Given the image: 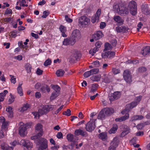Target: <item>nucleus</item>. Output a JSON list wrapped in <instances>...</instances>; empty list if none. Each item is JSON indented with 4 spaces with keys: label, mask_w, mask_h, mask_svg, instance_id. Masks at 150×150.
I'll return each instance as SVG.
<instances>
[{
    "label": "nucleus",
    "mask_w": 150,
    "mask_h": 150,
    "mask_svg": "<svg viewBox=\"0 0 150 150\" xmlns=\"http://www.w3.org/2000/svg\"><path fill=\"white\" fill-rule=\"evenodd\" d=\"M42 109H40L38 112H34L32 113L35 116V117L36 118L37 117H38L40 116L41 115L46 114L48 113L50 111L52 110L54 108V105H42Z\"/></svg>",
    "instance_id": "f257e3e1"
},
{
    "label": "nucleus",
    "mask_w": 150,
    "mask_h": 150,
    "mask_svg": "<svg viewBox=\"0 0 150 150\" xmlns=\"http://www.w3.org/2000/svg\"><path fill=\"white\" fill-rule=\"evenodd\" d=\"M20 126L19 129V133L21 136H24L27 134V129L30 127L31 124L27 123L24 125L23 122H20Z\"/></svg>",
    "instance_id": "f03ea898"
},
{
    "label": "nucleus",
    "mask_w": 150,
    "mask_h": 150,
    "mask_svg": "<svg viewBox=\"0 0 150 150\" xmlns=\"http://www.w3.org/2000/svg\"><path fill=\"white\" fill-rule=\"evenodd\" d=\"M141 99L142 96H139L137 97L134 101L126 105V108L125 109L128 110L129 111V110L132 109L137 105L141 101Z\"/></svg>",
    "instance_id": "7ed1b4c3"
},
{
    "label": "nucleus",
    "mask_w": 150,
    "mask_h": 150,
    "mask_svg": "<svg viewBox=\"0 0 150 150\" xmlns=\"http://www.w3.org/2000/svg\"><path fill=\"white\" fill-rule=\"evenodd\" d=\"M128 7L131 14L133 15H135L137 13V6L136 2L133 1H130Z\"/></svg>",
    "instance_id": "20e7f679"
},
{
    "label": "nucleus",
    "mask_w": 150,
    "mask_h": 150,
    "mask_svg": "<svg viewBox=\"0 0 150 150\" xmlns=\"http://www.w3.org/2000/svg\"><path fill=\"white\" fill-rule=\"evenodd\" d=\"M122 115L124 116L121 117L119 118L115 119V121L116 122H122L125 121L128 119L129 117V111L126 109L122 110L121 112Z\"/></svg>",
    "instance_id": "39448f33"
},
{
    "label": "nucleus",
    "mask_w": 150,
    "mask_h": 150,
    "mask_svg": "<svg viewBox=\"0 0 150 150\" xmlns=\"http://www.w3.org/2000/svg\"><path fill=\"white\" fill-rule=\"evenodd\" d=\"M123 77L126 82L128 83H130L132 81V76L129 71L126 70L125 71L123 74Z\"/></svg>",
    "instance_id": "423d86ee"
},
{
    "label": "nucleus",
    "mask_w": 150,
    "mask_h": 150,
    "mask_svg": "<svg viewBox=\"0 0 150 150\" xmlns=\"http://www.w3.org/2000/svg\"><path fill=\"white\" fill-rule=\"evenodd\" d=\"M121 129L122 132L120 137H124L130 132V129L129 127L126 125H122L121 127Z\"/></svg>",
    "instance_id": "0eeeda50"
},
{
    "label": "nucleus",
    "mask_w": 150,
    "mask_h": 150,
    "mask_svg": "<svg viewBox=\"0 0 150 150\" xmlns=\"http://www.w3.org/2000/svg\"><path fill=\"white\" fill-rule=\"evenodd\" d=\"M28 3L25 0H18L16 3V6L15 8L16 9L20 10L21 9V6L27 7Z\"/></svg>",
    "instance_id": "6e6552de"
},
{
    "label": "nucleus",
    "mask_w": 150,
    "mask_h": 150,
    "mask_svg": "<svg viewBox=\"0 0 150 150\" xmlns=\"http://www.w3.org/2000/svg\"><path fill=\"white\" fill-rule=\"evenodd\" d=\"M96 127L95 121L92 120H91L86 125V128L87 131L88 132H91L94 130Z\"/></svg>",
    "instance_id": "1a4fd4ad"
},
{
    "label": "nucleus",
    "mask_w": 150,
    "mask_h": 150,
    "mask_svg": "<svg viewBox=\"0 0 150 150\" xmlns=\"http://www.w3.org/2000/svg\"><path fill=\"white\" fill-rule=\"evenodd\" d=\"M40 139L41 140V142L37 144L38 145L40 144L38 150H45L47 147V141L46 139L42 138H41Z\"/></svg>",
    "instance_id": "9d476101"
},
{
    "label": "nucleus",
    "mask_w": 150,
    "mask_h": 150,
    "mask_svg": "<svg viewBox=\"0 0 150 150\" xmlns=\"http://www.w3.org/2000/svg\"><path fill=\"white\" fill-rule=\"evenodd\" d=\"M0 122L2 123L1 129L3 130H6L9 125V122L8 121H6L5 118L3 117H0Z\"/></svg>",
    "instance_id": "9b49d317"
},
{
    "label": "nucleus",
    "mask_w": 150,
    "mask_h": 150,
    "mask_svg": "<svg viewBox=\"0 0 150 150\" xmlns=\"http://www.w3.org/2000/svg\"><path fill=\"white\" fill-rule=\"evenodd\" d=\"M76 42V40L72 38H67L64 39L63 41V45H74Z\"/></svg>",
    "instance_id": "f8f14e48"
},
{
    "label": "nucleus",
    "mask_w": 150,
    "mask_h": 150,
    "mask_svg": "<svg viewBox=\"0 0 150 150\" xmlns=\"http://www.w3.org/2000/svg\"><path fill=\"white\" fill-rule=\"evenodd\" d=\"M101 13V9H98L95 15H93L92 17L91 21L92 23H94L96 22H98L99 20V16Z\"/></svg>",
    "instance_id": "ddd939ff"
},
{
    "label": "nucleus",
    "mask_w": 150,
    "mask_h": 150,
    "mask_svg": "<svg viewBox=\"0 0 150 150\" xmlns=\"http://www.w3.org/2000/svg\"><path fill=\"white\" fill-rule=\"evenodd\" d=\"M90 19L85 16L81 17L79 19V23L82 25H86L90 22Z\"/></svg>",
    "instance_id": "4468645a"
},
{
    "label": "nucleus",
    "mask_w": 150,
    "mask_h": 150,
    "mask_svg": "<svg viewBox=\"0 0 150 150\" xmlns=\"http://www.w3.org/2000/svg\"><path fill=\"white\" fill-rule=\"evenodd\" d=\"M21 142L27 150H31L33 147L32 143L30 142L28 140L25 141L24 140H22L21 141Z\"/></svg>",
    "instance_id": "2eb2a0df"
},
{
    "label": "nucleus",
    "mask_w": 150,
    "mask_h": 150,
    "mask_svg": "<svg viewBox=\"0 0 150 150\" xmlns=\"http://www.w3.org/2000/svg\"><path fill=\"white\" fill-rule=\"evenodd\" d=\"M117 11L119 14L123 16L128 14L129 12L128 10L125 8L124 7H121V9L120 8H117Z\"/></svg>",
    "instance_id": "dca6fc26"
},
{
    "label": "nucleus",
    "mask_w": 150,
    "mask_h": 150,
    "mask_svg": "<svg viewBox=\"0 0 150 150\" xmlns=\"http://www.w3.org/2000/svg\"><path fill=\"white\" fill-rule=\"evenodd\" d=\"M103 36V35L102 33L100 31H98L93 35V37L95 40H96L100 39Z\"/></svg>",
    "instance_id": "f3484780"
},
{
    "label": "nucleus",
    "mask_w": 150,
    "mask_h": 150,
    "mask_svg": "<svg viewBox=\"0 0 150 150\" xmlns=\"http://www.w3.org/2000/svg\"><path fill=\"white\" fill-rule=\"evenodd\" d=\"M106 115H108L114 112V109L112 108H105L103 110Z\"/></svg>",
    "instance_id": "a211bd4d"
},
{
    "label": "nucleus",
    "mask_w": 150,
    "mask_h": 150,
    "mask_svg": "<svg viewBox=\"0 0 150 150\" xmlns=\"http://www.w3.org/2000/svg\"><path fill=\"white\" fill-rule=\"evenodd\" d=\"M142 53L143 56H146L150 54V47L146 46L144 48L142 51Z\"/></svg>",
    "instance_id": "6ab92c4d"
},
{
    "label": "nucleus",
    "mask_w": 150,
    "mask_h": 150,
    "mask_svg": "<svg viewBox=\"0 0 150 150\" xmlns=\"http://www.w3.org/2000/svg\"><path fill=\"white\" fill-rule=\"evenodd\" d=\"M114 19L118 25H121L123 24V20L119 16H115Z\"/></svg>",
    "instance_id": "aec40b11"
},
{
    "label": "nucleus",
    "mask_w": 150,
    "mask_h": 150,
    "mask_svg": "<svg viewBox=\"0 0 150 150\" xmlns=\"http://www.w3.org/2000/svg\"><path fill=\"white\" fill-rule=\"evenodd\" d=\"M1 148L4 150H13V148L12 146H10L6 143H3L1 144Z\"/></svg>",
    "instance_id": "412c9836"
},
{
    "label": "nucleus",
    "mask_w": 150,
    "mask_h": 150,
    "mask_svg": "<svg viewBox=\"0 0 150 150\" xmlns=\"http://www.w3.org/2000/svg\"><path fill=\"white\" fill-rule=\"evenodd\" d=\"M72 36L77 38H79L81 37V33L79 30L76 29L74 30L72 33Z\"/></svg>",
    "instance_id": "4be33fe9"
},
{
    "label": "nucleus",
    "mask_w": 150,
    "mask_h": 150,
    "mask_svg": "<svg viewBox=\"0 0 150 150\" xmlns=\"http://www.w3.org/2000/svg\"><path fill=\"white\" fill-rule=\"evenodd\" d=\"M117 31L118 32L125 33L128 30V28L124 26L121 27L117 26L116 28Z\"/></svg>",
    "instance_id": "5701e85b"
},
{
    "label": "nucleus",
    "mask_w": 150,
    "mask_h": 150,
    "mask_svg": "<svg viewBox=\"0 0 150 150\" xmlns=\"http://www.w3.org/2000/svg\"><path fill=\"white\" fill-rule=\"evenodd\" d=\"M30 108V104L28 103H26L24 104L23 107L21 108L20 111L23 112Z\"/></svg>",
    "instance_id": "b1692460"
},
{
    "label": "nucleus",
    "mask_w": 150,
    "mask_h": 150,
    "mask_svg": "<svg viewBox=\"0 0 150 150\" xmlns=\"http://www.w3.org/2000/svg\"><path fill=\"white\" fill-rule=\"evenodd\" d=\"M99 138L103 141L106 140L108 138L106 132H104L100 133L98 135Z\"/></svg>",
    "instance_id": "393cba45"
},
{
    "label": "nucleus",
    "mask_w": 150,
    "mask_h": 150,
    "mask_svg": "<svg viewBox=\"0 0 150 150\" xmlns=\"http://www.w3.org/2000/svg\"><path fill=\"white\" fill-rule=\"evenodd\" d=\"M22 84V82L21 83H19L17 88V93L20 96H22L23 95V90L21 87Z\"/></svg>",
    "instance_id": "a878e982"
},
{
    "label": "nucleus",
    "mask_w": 150,
    "mask_h": 150,
    "mask_svg": "<svg viewBox=\"0 0 150 150\" xmlns=\"http://www.w3.org/2000/svg\"><path fill=\"white\" fill-rule=\"evenodd\" d=\"M119 142L118 137H115L113 139L112 141L111 142V144L117 147L118 145Z\"/></svg>",
    "instance_id": "bb28decb"
},
{
    "label": "nucleus",
    "mask_w": 150,
    "mask_h": 150,
    "mask_svg": "<svg viewBox=\"0 0 150 150\" xmlns=\"http://www.w3.org/2000/svg\"><path fill=\"white\" fill-rule=\"evenodd\" d=\"M41 91L43 93L49 92L50 91L49 87L47 85H44L40 88Z\"/></svg>",
    "instance_id": "cd10ccee"
},
{
    "label": "nucleus",
    "mask_w": 150,
    "mask_h": 150,
    "mask_svg": "<svg viewBox=\"0 0 150 150\" xmlns=\"http://www.w3.org/2000/svg\"><path fill=\"white\" fill-rule=\"evenodd\" d=\"M117 125L116 124H114L112 127L109 130V132L110 134L115 133L117 131Z\"/></svg>",
    "instance_id": "c85d7f7f"
},
{
    "label": "nucleus",
    "mask_w": 150,
    "mask_h": 150,
    "mask_svg": "<svg viewBox=\"0 0 150 150\" xmlns=\"http://www.w3.org/2000/svg\"><path fill=\"white\" fill-rule=\"evenodd\" d=\"M75 136L72 134H69L67 135V139L69 141L75 142L76 140L74 139Z\"/></svg>",
    "instance_id": "c756f323"
},
{
    "label": "nucleus",
    "mask_w": 150,
    "mask_h": 150,
    "mask_svg": "<svg viewBox=\"0 0 150 150\" xmlns=\"http://www.w3.org/2000/svg\"><path fill=\"white\" fill-rule=\"evenodd\" d=\"M52 88L54 90L55 92L60 93V87L57 85L52 84L51 85Z\"/></svg>",
    "instance_id": "7c9ffc66"
},
{
    "label": "nucleus",
    "mask_w": 150,
    "mask_h": 150,
    "mask_svg": "<svg viewBox=\"0 0 150 150\" xmlns=\"http://www.w3.org/2000/svg\"><path fill=\"white\" fill-rule=\"evenodd\" d=\"M12 110V107L10 106H8L6 109V111L8 112V117H13V113Z\"/></svg>",
    "instance_id": "2f4dec72"
},
{
    "label": "nucleus",
    "mask_w": 150,
    "mask_h": 150,
    "mask_svg": "<svg viewBox=\"0 0 150 150\" xmlns=\"http://www.w3.org/2000/svg\"><path fill=\"white\" fill-rule=\"evenodd\" d=\"M35 130L39 132H42L43 133V129H42V126L40 123L38 124L35 127Z\"/></svg>",
    "instance_id": "473e14b6"
},
{
    "label": "nucleus",
    "mask_w": 150,
    "mask_h": 150,
    "mask_svg": "<svg viewBox=\"0 0 150 150\" xmlns=\"http://www.w3.org/2000/svg\"><path fill=\"white\" fill-rule=\"evenodd\" d=\"M91 79L94 81H98L100 80L101 79V75H94L92 76Z\"/></svg>",
    "instance_id": "72a5a7b5"
},
{
    "label": "nucleus",
    "mask_w": 150,
    "mask_h": 150,
    "mask_svg": "<svg viewBox=\"0 0 150 150\" xmlns=\"http://www.w3.org/2000/svg\"><path fill=\"white\" fill-rule=\"evenodd\" d=\"M77 136L80 135L83 136L84 135V132L81 129H76L74 133Z\"/></svg>",
    "instance_id": "f704fd0d"
},
{
    "label": "nucleus",
    "mask_w": 150,
    "mask_h": 150,
    "mask_svg": "<svg viewBox=\"0 0 150 150\" xmlns=\"http://www.w3.org/2000/svg\"><path fill=\"white\" fill-rule=\"evenodd\" d=\"M42 134V132H39L37 134L31 137V139L32 140H37L40 138Z\"/></svg>",
    "instance_id": "c9c22d12"
},
{
    "label": "nucleus",
    "mask_w": 150,
    "mask_h": 150,
    "mask_svg": "<svg viewBox=\"0 0 150 150\" xmlns=\"http://www.w3.org/2000/svg\"><path fill=\"white\" fill-rule=\"evenodd\" d=\"M105 115H105V112L103 111V110H102L100 111L98 114V119L103 120L104 118Z\"/></svg>",
    "instance_id": "e433bc0d"
},
{
    "label": "nucleus",
    "mask_w": 150,
    "mask_h": 150,
    "mask_svg": "<svg viewBox=\"0 0 150 150\" xmlns=\"http://www.w3.org/2000/svg\"><path fill=\"white\" fill-rule=\"evenodd\" d=\"M60 93H56L55 92H53L52 93L50 97V99L51 100H53L55 99L58 96Z\"/></svg>",
    "instance_id": "4c0bfd02"
},
{
    "label": "nucleus",
    "mask_w": 150,
    "mask_h": 150,
    "mask_svg": "<svg viewBox=\"0 0 150 150\" xmlns=\"http://www.w3.org/2000/svg\"><path fill=\"white\" fill-rule=\"evenodd\" d=\"M64 70L59 69L56 72V74L57 76H62L64 75Z\"/></svg>",
    "instance_id": "58836bf2"
},
{
    "label": "nucleus",
    "mask_w": 150,
    "mask_h": 150,
    "mask_svg": "<svg viewBox=\"0 0 150 150\" xmlns=\"http://www.w3.org/2000/svg\"><path fill=\"white\" fill-rule=\"evenodd\" d=\"M25 69L27 71V72L28 73L30 72L31 71L32 68L30 64L27 63L25 64Z\"/></svg>",
    "instance_id": "ea45409f"
},
{
    "label": "nucleus",
    "mask_w": 150,
    "mask_h": 150,
    "mask_svg": "<svg viewBox=\"0 0 150 150\" xmlns=\"http://www.w3.org/2000/svg\"><path fill=\"white\" fill-rule=\"evenodd\" d=\"M9 76L11 78L10 79L11 82L13 84H15L16 82V78L15 76L11 75H10Z\"/></svg>",
    "instance_id": "a19ab883"
},
{
    "label": "nucleus",
    "mask_w": 150,
    "mask_h": 150,
    "mask_svg": "<svg viewBox=\"0 0 150 150\" xmlns=\"http://www.w3.org/2000/svg\"><path fill=\"white\" fill-rule=\"evenodd\" d=\"M91 75L96 74L99 71V70L98 68L93 69L90 70Z\"/></svg>",
    "instance_id": "79ce46f5"
},
{
    "label": "nucleus",
    "mask_w": 150,
    "mask_h": 150,
    "mask_svg": "<svg viewBox=\"0 0 150 150\" xmlns=\"http://www.w3.org/2000/svg\"><path fill=\"white\" fill-rule=\"evenodd\" d=\"M113 94L115 96L116 100L118 99L119 98H120L121 95L120 92L118 91L115 92Z\"/></svg>",
    "instance_id": "37998d69"
},
{
    "label": "nucleus",
    "mask_w": 150,
    "mask_h": 150,
    "mask_svg": "<svg viewBox=\"0 0 150 150\" xmlns=\"http://www.w3.org/2000/svg\"><path fill=\"white\" fill-rule=\"evenodd\" d=\"M49 14L50 12L48 11H44L43 12V15L42 17L43 18H46Z\"/></svg>",
    "instance_id": "c03bdc74"
},
{
    "label": "nucleus",
    "mask_w": 150,
    "mask_h": 150,
    "mask_svg": "<svg viewBox=\"0 0 150 150\" xmlns=\"http://www.w3.org/2000/svg\"><path fill=\"white\" fill-rule=\"evenodd\" d=\"M8 93V91L7 90H4L3 92H1L0 93V96H1V97L3 98V100L4 99V97L6 96V95Z\"/></svg>",
    "instance_id": "a18cd8bd"
},
{
    "label": "nucleus",
    "mask_w": 150,
    "mask_h": 150,
    "mask_svg": "<svg viewBox=\"0 0 150 150\" xmlns=\"http://www.w3.org/2000/svg\"><path fill=\"white\" fill-rule=\"evenodd\" d=\"M111 48L110 47V44L108 43H105V49H104V51H107L108 50H109Z\"/></svg>",
    "instance_id": "49530a36"
},
{
    "label": "nucleus",
    "mask_w": 150,
    "mask_h": 150,
    "mask_svg": "<svg viewBox=\"0 0 150 150\" xmlns=\"http://www.w3.org/2000/svg\"><path fill=\"white\" fill-rule=\"evenodd\" d=\"M63 114L67 116H69L71 115V111L70 109H68L67 111L64 112Z\"/></svg>",
    "instance_id": "de8ad7c7"
},
{
    "label": "nucleus",
    "mask_w": 150,
    "mask_h": 150,
    "mask_svg": "<svg viewBox=\"0 0 150 150\" xmlns=\"http://www.w3.org/2000/svg\"><path fill=\"white\" fill-rule=\"evenodd\" d=\"M64 106V105H62L56 111L53 112V114L57 115L60 112V111H61L63 108Z\"/></svg>",
    "instance_id": "09e8293b"
},
{
    "label": "nucleus",
    "mask_w": 150,
    "mask_h": 150,
    "mask_svg": "<svg viewBox=\"0 0 150 150\" xmlns=\"http://www.w3.org/2000/svg\"><path fill=\"white\" fill-rule=\"evenodd\" d=\"M59 30L61 33L65 32L66 31V27L62 25L60 26Z\"/></svg>",
    "instance_id": "8fccbe9b"
},
{
    "label": "nucleus",
    "mask_w": 150,
    "mask_h": 150,
    "mask_svg": "<svg viewBox=\"0 0 150 150\" xmlns=\"http://www.w3.org/2000/svg\"><path fill=\"white\" fill-rule=\"evenodd\" d=\"M92 75L90 71H87L84 73L83 75L85 77L88 78Z\"/></svg>",
    "instance_id": "3c124183"
},
{
    "label": "nucleus",
    "mask_w": 150,
    "mask_h": 150,
    "mask_svg": "<svg viewBox=\"0 0 150 150\" xmlns=\"http://www.w3.org/2000/svg\"><path fill=\"white\" fill-rule=\"evenodd\" d=\"M108 58H111L114 57L115 55V52L113 51L108 52Z\"/></svg>",
    "instance_id": "603ef678"
},
{
    "label": "nucleus",
    "mask_w": 150,
    "mask_h": 150,
    "mask_svg": "<svg viewBox=\"0 0 150 150\" xmlns=\"http://www.w3.org/2000/svg\"><path fill=\"white\" fill-rule=\"evenodd\" d=\"M108 52H103L101 54L102 57L104 58H108Z\"/></svg>",
    "instance_id": "864d4df0"
},
{
    "label": "nucleus",
    "mask_w": 150,
    "mask_h": 150,
    "mask_svg": "<svg viewBox=\"0 0 150 150\" xmlns=\"http://www.w3.org/2000/svg\"><path fill=\"white\" fill-rule=\"evenodd\" d=\"M51 63V60L47 59L44 63V65L45 66H47L50 64Z\"/></svg>",
    "instance_id": "5fc2aeb1"
},
{
    "label": "nucleus",
    "mask_w": 150,
    "mask_h": 150,
    "mask_svg": "<svg viewBox=\"0 0 150 150\" xmlns=\"http://www.w3.org/2000/svg\"><path fill=\"white\" fill-rule=\"evenodd\" d=\"M12 13V10L10 8H7L5 12V14H11Z\"/></svg>",
    "instance_id": "6e6d98bb"
},
{
    "label": "nucleus",
    "mask_w": 150,
    "mask_h": 150,
    "mask_svg": "<svg viewBox=\"0 0 150 150\" xmlns=\"http://www.w3.org/2000/svg\"><path fill=\"white\" fill-rule=\"evenodd\" d=\"M59 148V145H54V146L51 147V150H58Z\"/></svg>",
    "instance_id": "4d7b16f0"
},
{
    "label": "nucleus",
    "mask_w": 150,
    "mask_h": 150,
    "mask_svg": "<svg viewBox=\"0 0 150 150\" xmlns=\"http://www.w3.org/2000/svg\"><path fill=\"white\" fill-rule=\"evenodd\" d=\"M112 71L113 73L115 74H117L120 72V70L115 68H113Z\"/></svg>",
    "instance_id": "13d9d810"
},
{
    "label": "nucleus",
    "mask_w": 150,
    "mask_h": 150,
    "mask_svg": "<svg viewBox=\"0 0 150 150\" xmlns=\"http://www.w3.org/2000/svg\"><path fill=\"white\" fill-rule=\"evenodd\" d=\"M109 99L111 101L116 100L115 96H114L113 94H112L109 97Z\"/></svg>",
    "instance_id": "bf43d9fd"
},
{
    "label": "nucleus",
    "mask_w": 150,
    "mask_h": 150,
    "mask_svg": "<svg viewBox=\"0 0 150 150\" xmlns=\"http://www.w3.org/2000/svg\"><path fill=\"white\" fill-rule=\"evenodd\" d=\"M137 120V115H135L131 117L130 121L133 122Z\"/></svg>",
    "instance_id": "052dcab7"
},
{
    "label": "nucleus",
    "mask_w": 150,
    "mask_h": 150,
    "mask_svg": "<svg viewBox=\"0 0 150 150\" xmlns=\"http://www.w3.org/2000/svg\"><path fill=\"white\" fill-rule=\"evenodd\" d=\"M23 57L22 55H18L17 56H15L14 57L15 59L21 61Z\"/></svg>",
    "instance_id": "680f3d73"
},
{
    "label": "nucleus",
    "mask_w": 150,
    "mask_h": 150,
    "mask_svg": "<svg viewBox=\"0 0 150 150\" xmlns=\"http://www.w3.org/2000/svg\"><path fill=\"white\" fill-rule=\"evenodd\" d=\"M102 44V43L100 41L97 42L95 44V46L97 48H100Z\"/></svg>",
    "instance_id": "e2e57ef3"
},
{
    "label": "nucleus",
    "mask_w": 150,
    "mask_h": 150,
    "mask_svg": "<svg viewBox=\"0 0 150 150\" xmlns=\"http://www.w3.org/2000/svg\"><path fill=\"white\" fill-rule=\"evenodd\" d=\"M128 62L129 63H132L133 64H135L139 63V61L138 60H134L131 61V60H129L128 61Z\"/></svg>",
    "instance_id": "0e129e2a"
},
{
    "label": "nucleus",
    "mask_w": 150,
    "mask_h": 150,
    "mask_svg": "<svg viewBox=\"0 0 150 150\" xmlns=\"http://www.w3.org/2000/svg\"><path fill=\"white\" fill-rule=\"evenodd\" d=\"M106 23L104 22H101L100 24V29H103L105 27Z\"/></svg>",
    "instance_id": "69168bd1"
},
{
    "label": "nucleus",
    "mask_w": 150,
    "mask_h": 150,
    "mask_svg": "<svg viewBox=\"0 0 150 150\" xmlns=\"http://www.w3.org/2000/svg\"><path fill=\"white\" fill-rule=\"evenodd\" d=\"M144 125L142 123L138 125L137 126V127L138 129H142L144 127Z\"/></svg>",
    "instance_id": "338daca9"
},
{
    "label": "nucleus",
    "mask_w": 150,
    "mask_h": 150,
    "mask_svg": "<svg viewBox=\"0 0 150 150\" xmlns=\"http://www.w3.org/2000/svg\"><path fill=\"white\" fill-rule=\"evenodd\" d=\"M138 71L140 72H143L146 70V68L144 67H142L138 69Z\"/></svg>",
    "instance_id": "774afa93"
}]
</instances>
